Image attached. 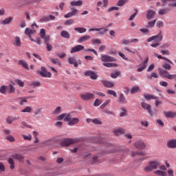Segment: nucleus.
<instances>
[{
    "label": "nucleus",
    "mask_w": 176,
    "mask_h": 176,
    "mask_svg": "<svg viewBox=\"0 0 176 176\" xmlns=\"http://www.w3.org/2000/svg\"><path fill=\"white\" fill-rule=\"evenodd\" d=\"M126 2V0H119L117 3V6H123Z\"/></svg>",
    "instance_id": "55"
},
{
    "label": "nucleus",
    "mask_w": 176,
    "mask_h": 176,
    "mask_svg": "<svg viewBox=\"0 0 176 176\" xmlns=\"http://www.w3.org/2000/svg\"><path fill=\"white\" fill-rule=\"evenodd\" d=\"M13 21V18L12 16H10L8 18H6L5 19L0 21V24L2 25H7L10 24Z\"/></svg>",
    "instance_id": "19"
},
{
    "label": "nucleus",
    "mask_w": 176,
    "mask_h": 176,
    "mask_svg": "<svg viewBox=\"0 0 176 176\" xmlns=\"http://www.w3.org/2000/svg\"><path fill=\"white\" fill-rule=\"evenodd\" d=\"M22 137L23 140L26 141H31V139L32 138V135H31V134H29L28 135H23Z\"/></svg>",
    "instance_id": "53"
},
{
    "label": "nucleus",
    "mask_w": 176,
    "mask_h": 176,
    "mask_svg": "<svg viewBox=\"0 0 176 176\" xmlns=\"http://www.w3.org/2000/svg\"><path fill=\"white\" fill-rule=\"evenodd\" d=\"M155 24H156V20H153L151 21L148 22L147 28H152V27H155Z\"/></svg>",
    "instance_id": "41"
},
{
    "label": "nucleus",
    "mask_w": 176,
    "mask_h": 176,
    "mask_svg": "<svg viewBox=\"0 0 176 176\" xmlns=\"http://www.w3.org/2000/svg\"><path fill=\"white\" fill-rule=\"evenodd\" d=\"M134 146L136 148V149H139L140 151H144L145 148H146V145L142 140H139L135 142Z\"/></svg>",
    "instance_id": "10"
},
{
    "label": "nucleus",
    "mask_w": 176,
    "mask_h": 176,
    "mask_svg": "<svg viewBox=\"0 0 176 176\" xmlns=\"http://www.w3.org/2000/svg\"><path fill=\"white\" fill-rule=\"evenodd\" d=\"M38 75L42 78H52V73L50 72H47L46 67L41 66V71L37 72Z\"/></svg>",
    "instance_id": "4"
},
{
    "label": "nucleus",
    "mask_w": 176,
    "mask_h": 176,
    "mask_svg": "<svg viewBox=\"0 0 176 176\" xmlns=\"http://www.w3.org/2000/svg\"><path fill=\"white\" fill-rule=\"evenodd\" d=\"M94 45H101V40L100 38H94L91 40Z\"/></svg>",
    "instance_id": "46"
},
{
    "label": "nucleus",
    "mask_w": 176,
    "mask_h": 176,
    "mask_svg": "<svg viewBox=\"0 0 176 176\" xmlns=\"http://www.w3.org/2000/svg\"><path fill=\"white\" fill-rule=\"evenodd\" d=\"M30 86L31 87H39V86H41V82L39 81H33L30 84Z\"/></svg>",
    "instance_id": "33"
},
{
    "label": "nucleus",
    "mask_w": 176,
    "mask_h": 176,
    "mask_svg": "<svg viewBox=\"0 0 176 176\" xmlns=\"http://www.w3.org/2000/svg\"><path fill=\"white\" fill-rule=\"evenodd\" d=\"M79 141V138H66L60 142L61 146H69V145H73V144H77Z\"/></svg>",
    "instance_id": "3"
},
{
    "label": "nucleus",
    "mask_w": 176,
    "mask_h": 176,
    "mask_svg": "<svg viewBox=\"0 0 176 176\" xmlns=\"http://www.w3.org/2000/svg\"><path fill=\"white\" fill-rule=\"evenodd\" d=\"M16 83L19 86V87H24V82L20 79H16L15 80Z\"/></svg>",
    "instance_id": "47"
},
{
    "label": "nucleus",
    "mask_w": 176,
    "mask_h": 176,
    "mask_svg": "<svg viewBox=\"0 0 176 176\" xmlns=\"http://www.w3.org/2000/svg\"><path fill=\"white\" fill-rule=\"evenodd\" d=\"M121 111H122L120 113V118H124V116H126V115H127V110H126V109H124V108H122Z\"/></svg>",
    "instance_id": "42"
},
{
    "label": "nucleus",
    "mask_w": 176,
    "mask_h": 176,
    "mask_svg": "<svg viewBox=\"0 0 176 176\" xmlns=\"http://www.w3.org/2000/svg\"><path fill=\"white\" fill-rule=\"evenodd\" d=\"M60 112H61V107H58L54 111V114L58 115V113H60Z\"/></svg>",
    "instance_id": "60"
},
{
    "label": "nucleus",
    "mask_w": 176,
    "mask_h": 176,
    "mask_svg": "<svg viewBox=\"0 0 176 176\" xmlns=\"http://www.w3.org/2000/svg\"><path fill=\"white\" fill-rule=\"evenodd\" d=\"M140 32H142V34H149V30L146 28H141L140 29Z\"/></svg>",
    "instance_id": "64"
},
{
    "label": "nucleus",
    "mask_w": 176,
    "mask_h": 176,
    "mask_svg": "<svg viewBox=\"0 0 176 176\" xmlns=\"http://www.w3.org/2000/svg\"><path fill=\"white\" fill-rule=\"evenodd\" d=\"M21 112H22V113L32 112V107H26L25 109H22Z\"/></svg>",
    "instance_id": "37"
},
{
    "label": "nucleus",
    "mask_w": 176,
    "mask_h": 176,
    "mask_svg": "<svg viewBox=\"0 0 176 176\" xmlns=\"http://www.w3.org/2000/svg\"><path fill=\"white\" fill-rule=\"evenodd\" d=\"M12 44L14 46H16V47H21V38L19 36H16L12 41Z\"/></svg>",
    "instance_id": "18"
},
{
    "label": "nucleus",
    "mask_w": 176,
    "mask_h": 176,
    "mask_svg": "<svg viewBox=\"0 0 176 176\" xmlns=\"http://www.w3.org/2000/svg\"><path fill=\"white\" fill-rule=\"evenodd\" d=\"M144 98L146 101H151V100H157V97L152 94H144Z\"/></svg>",
    "instance_id": "23"
},
{
    "label": "nucleus",
    "mask_w": 176,
    "mask_h": 176,
    "mask_svg": "<svg viewBox=\"0 0 176 176\" xmlns=\"http://www.w3.org/2000/svg\"><path fill=\"white\" fill-rule=\"evenodd\" d=\"M70 5L71 6H82V5H83V1H73L70 2Z\"/></svg>",
    "instance_id": "24"
},
{
    "label": "nucleus",
    "mask_w": 176,
    "mask_h": 176,
    "mask_svg": "<svg viewBox=\"0 0 176 176\" xmlns=\"http://www.w3.org/2000/svg\"><path fill=\"white\" fill-rule=\"evenodd\" d=\"M137 14H138V10L135 9V13H133L129 19V21H131L133 20H134V19H135V16H137Z\"/></svg>",
    "instance_id": "44"
},
{
    "label": "nucleus",
    "mask_w": 176,
    "mask_h": 176,
    "mask_svg": "<svg viewBox=\"0 0 176 176\" xmlns=\"http://www.w3.org/2000/svg\"><path fill=\"white\" fill-rule=\"evenodd\" d=\"M141 107L142 108H143V109L147 111L148 113L150 114V116H155V113L153 112V111H152V107H151V104L145 102H142L141 103Z\"/></svg>",
    "instance_id": "6"
},
{
    "label": "nucleus",
    "mask_w": 176,
    "mask_h": 176,
    "mask_svg": "<svg viewBox=\"0 0 176 176\" xmlns=\"http://www.w3.org/2000/svg\"><path fill=\"white\" fill-rule=\"evenodd\" d=\"M102 83L103 86H104V87L111 88V87H113L115 86L113 82L107 81L105 80H102Z\"/></svg>",
    "instance_id": "22"
},
{
    "label": "nucleus",
    "mask_w": 176,
    "mask_h": 176,
    "mask_svg": "<svg viewBox=\"0 0 176 176\" xmlns=\"http://www.w3.org/2000/svg\"><path fill=\"white\" fill-rule=\"evenodd\" d=\"M6 122L8 124H12L13 123V117L12 116H8L6 119Z\"/></svg>",
    "instance_id": "43"
},
{
    "label": "nucleus",
    "mask_w": 176,
    "mask_h": 176,
    "mask_svg": "<svg viewBox=\"0 0 176 176\" xmlns=\"http://www.w3.org/2000/svg\"><path fill=\"white\" fill-rule=\"evenodd\" d=\"M149 61V57L146 58V59L144 60V61L140 63L139 64V68H138L137 71L138 72H142V71H144L145 69V68H146V65L148 64Z\"/></svg>",
    "instance_id": "9"
},
{
    "label": "nucleus",
    "mask_w": 176,
    "mask_h": 176,
    "mask_svg": "<svg viewBox=\"0 0 176 176\" xmlns=\"http://www.w3.org/2000/svg\"><path fill=\"white\" fill-rule=\"evenodd\" d=\"M91 36L89 35H85L80 37V38L78 39V43H82L83 42H86L87 41H89Z\"/></svg>",
    "instance_id": "21"
},
{
    "label": "nucleus",
    "mask_w": 176,
    "mask_h": 176,
    "mask_svg": "<svg viewBox=\"0 0 176 176\" xmlns=\"http://www.w3.org/2000/svg\"><path fill=\"white\" fill-rule=\"evenodd\" d=\"M60 36H62V38H65V39H69V38H71V35H69V32H68V31L67 30H63L60 32Z\"/></svg>",
    "instance_id": "26"
},
{
    "label": "nucleus",
    "mask_w": 176,
    "mask_h": 176,
    "mask_svg": "<svg viewBox=\"0 0 176 176\" xmlns=\"http://www.w3.org/2000/svg\"><path fill=\"white\" fill-rule=\"evenodd\" d=\"M74 31H76L79 34H85L87 30L85 28L77 27L74 28Z\"/></svg>",
    "instance_id": "30"
},
{
    "label": "nucleus",
    "mask_w": 176,
    "mask_h": 176,
    "mask_svg": "<svg viewBox=\"0 0 176 176\" xmlns=\"http://www.w3.org/2000/svg\"><path fill=\"white\" fill-rule=\"evenodd\" d=\"M84 75L85 76H90L91 79H93L94 80H97L98 78V75L92 71H87L84 73Z\"/></svg>",
    "instance_id": "14"
},
{
    "label": "nucleus",
    "mask_w": 176,
    "mask_h": 176,
    "mask_svg": "<svg viewBox=\"0 0 176 176\" xmlns=\"http://www.w3.org/2000/svg\"><path fill=\"white\" fill-rule=\"evenodd\" d=\"M64 120V122H67L68 126H74V124H78L79 123V118H73L71 116V113H63L58 116V120Z\"/></svg>",
    "instance_id": "1"
},
{
    "label": "nucleus",
    "mask_w": 176,
    "mask_h": 176,
    "mask_svg": "<svg viewBox=\"0 0 176 176\" xmlns=\"http://www.w3.org/2000/svg\"><path fill=\"white\" fill-rule=\"evenodd\" d=\"M92 122H94V124H102V121H101V119L98 118H94L92 120Z\"/></svg>",
    "instance_id": "48"
},
{
    "label": "nucleus",
    "mask_w": 176,
    "mask_h": 176,
    "mask_svg": "<svg viewBox=\"0 0 176 176\" xmlns=\"http://www.w3.org/2000/svg\"><path fill=\"white\" fill-rule=\"evenodd\" d=\"M71 12L70 13H72V16H76V14L78 13V10H76V8H71Z\"/></svg>",
    "instance_id": "63"
},
{
    "label": "nucleus",
    "mask_w": 176,
    "mask_h": 176,
    "mask_svg": "<svg viewBox=\"0 0 176 176\" xmlns=\"http://www.w3.org/2000/svg\"><path fill=\"white\" fill-rule=\"evenodd\" d=\"M93 31H96L97 32H98V35H104L105 32L108 31V26H107L106 28H92L89 30V32H93Z\"/></svg>",
    "instance_id": "7"
},
{
    "label": "nucleus",
    "mask_w": 176,
    "mask_h": 176,
    "mask_svg": "<svg viewBox=\"0 0 176 176\" xmlns=\"http://www.w3.org/2000/svg\"><path fill=\"white\" fill-rule=\"evenodd\" d=\"M40 23H47V21H50V19L48 16H43L39 20Z\"/></svg>",
    "instance_id": "50"
},
{
    "label": "nucleus",
    "mask_w": 176,
    "mask_h": 176,
    "mask_svg": "<svg viewBox=\"0 0 176 176\" xmlns=\"http://www.w3.org/2000/svg\"><path fill=\"white\" fill-rule=\"evenodd\" d=\"M118 102L119 104H127L129 101H127V99L124 97V94H120L118 97Z\"/></svg>",
    "instance_id": "20"
},
{
    "label": "nucleus",
    "mask_w": 176,
    "mask_h": 176,
    "mask_svg": "<svg viewBox=\"0 0 176 176\" xmlns=\"http://www.w3.org/2000/svg\"><path fill=\"white\" fill-rule=\"evenodd\" d=\"M162 68H164V69H166V71H170V69H171V65L168 63H165L162 65Z\"/></svg>",
    "instance_id": "51"
},
{
    "label": "nucleus",
    "mask_w": 176,
    "mask_h": 176,
    "mask_svg": "<svg viewBox=\"0 0 176 176\" xmlns=\"http://www.w3.org/2000/svg\"><path fill=\"white\" fill-rule=\"evenodd\" d=\"M152 41H155L158 43L159 42H162V41H163V34L162 33V31H160L158 34L152 36L147 39L148 43L152 42Z\"/></svg>",
    "instance_id": "5"
},
{
    "label": "nucleus",
    "mask_w": 176,
    "mask_h": 176,
    "mask_svg": "<svg viewBox=\"0 0 176 176\" xmlns=\"http://www.w3.org/2000/svg\"><path fill=\"white\" fill-rule=\"evenodd\" d=\"M124 129H123V128H120V129L114 131V134L117 136H119L121 134H124Z\"/></svg>",
    "instance_id": "32"
},
{
    "label": "nucleus",
    "mask_w": 176,
    "mask_h": 176,
    "mask_svg": "<svg viewBox=\"0 0 176 176\" xmlns=\"http://www.w3.org/2000/svg\"><path fill=\"white\" fill-rule=\"evenodd\" d=\"M85 50V46L82 45H78L73 47L70 51L71 54H74V53H78V52H82V50Z\"/></svg>",
    "instance_id": "11"
},
{
    "label": "nucleus",
    "mask_w": 176,
    "mask_h": 176,
    "mask_svg": "<svg viewBox=\"0 0 176 176\" xmlns=\"http://www.w3.org/2000/svg\"><path fill=\"white\" fill-rule=\"evenodd\" d=\"M164 114L166 118H175L176 116V113L172 111H164Z\"/></svg>",
    "instance_id": "29"
},
{
    "label": "nucleus",
    "mask_w": 176,
    "mask_h": 176,
    "mask_svg": "<svg viewBox=\"0 0 176 176\" xmlns=\"http://www.w3.org/2000/svg\"><path fill=\"white\" fill-rule=\"evenodd\" d=\"M50 61L52 63V64H57V65H58L59 67H61L62 64L60 62V60H58V59L57 58H53L51 59Z\"/></svg>",
    "instance_id": "40"
},
{
    "label": "nucleus",
    "mask_w": 176,
    "mask_h": 176,
    "mask_svg": "<svg viewBox=\"0 0 176 176\" xmlns=\"http://www.w3.org/2000/svg\"><path fill=\"white\" fill-rule=\"evenodd\" d=\"M109 102H111V100H107L102 104H101L100 109H104V108H105V106L109 104Z\"/></svg>",
    "instance_id": "58"
},
{
    "label": "nucleus",
    "mask_w": 176,
    "mask_h": 176,
    "mask_svg": "<svg viewBox=\"0 0 176 176\" xmlns=\"http://www.w3.org/2000/svg\"><path fill=\"white\" fill-rule=\"evenodd\" d=\"M67 61H68L69 64L74 65V66L75 67H78V63L75 60V58L69 57V58H68Z\"/></svg>",
    "instance_id": "28"
},
{
    "label": "nucleus",
    "mask_w": 176,
    "mask_h": 176,
    "mask_svg": "<svg viewBox=\"0 0 176 176\" xmlns=\"http://www.w3.org/2000/svg\"><path fill=\"white\" fill-rule=\"evenodd\" d=\"M74 24V19H68L65 22V25H71Z\"/></svg>",
    "instance_id": "62"
},
{
    "label": "nucleus",
    "mask_w": 176,
    "mask_h": 176,
    "mask_svg": "<svg viewBox=\"0 0 176 176\" xmlns=\"http://www.w3.org/2000/svg\"><path fill=\"white\" fill-rule=\"evenodd\" d=\"M157 28H163V27H164V23L162 21H158L157 22Z\"/></svg>",
    "instance_id": "56"
},
{
    "label": "nucleus",
    "mask_w": 176,
    "mask_h": 176,
    "mask_svg": "<svg viewBox=\"0 0 176 176\" xmlns=\"http://www.w3.org/2000/svg\"><path fill=\"white\" fill-rule=\"evenodd\" d=\"M12 157L13 159H16V160H19V162H24V157L21 154H14L12 155Z\"/></svg>",
    "instance_id": "25"
},
{
    "label": "nucleus",
    "mask_w": 176,
    "mask_h": 176,
    "mask_svg": "<svg viewBox=\"0 0 176 176\" xmlns=\"http://www.w3.org/2000/svg\"><path fill=\"white\" fill-rule=\"evenodd\" d=\"M167 147L170 149H175L176 148V139H171L167 142Z\"/></svg>",
    "instance_id": "17"
},
{
    "label": "nucleus",
    "mask_w": 176,
    "mask_h": 176,
    "mask_svg": "<svg viewBox=\"0 0 176 176\" xmlns=\"http://www.w3.org/2000/svg\"><path fill=\"white\" fill-rule=\"evenodd\" d=\"M6 90H8V86L3 85L0 87L1 94H6Z\"/></svg>",
    "instance_id": "36"
},
{
    "label": "nucleus",
    "mask_w": 176,
    "mask_h": 176,
    "mask_svg": "<svg viewBox=\"0 0 176 176\" xmlns=\"http://www.w3.org/2000/svg\"><path fill=\"white\" fill-rule=\"evenodd\" d=\"M154 174H156L157 175H160V176H166V173L162 170H155L154 172Z\"/></svg>",
    "instance_id": "54"
},
{
    "label": "nucleus",
    "mask_w": 176,
    "mask_h": 176,
    "mask_svg": "<svg viewBox=\"0 0 176 176\" xmlns=\"http://www.w3.org/2000/svg\"><path fill=\"white\" fill-rule=\"evenodd\" d=\"M156 16V12L153 10H148L146 12V17L147 20H152Z\"/></svg>",
    "instance_id": "16"
},
{
    "label": "nucleus",
    "mask_w": 176,
    "mask_h": 176,
    "mask_svg": "<svg viewBox=\"0 0 176 176\" xmlns=\"http://www.w3.org/2000/svg\"><path fill=\"white\" fill-rule=\"evenodd\" d=\"M101 60L103 63H111L112 61H116V59L109 55H103L101 56Z\"/></svg>",
    "instance_id": "13"
},
{
    "label": "nucleus",
    "mask_w": 176,
    "mask_h": 176,
    "mask_svg": "<svg viewBox=\"0 0 176 176\" xmlns=\"http://www.w3.org/2000/svg\"><path fill=\"white\" fill-rule=\"evenodd\" d=\"M101 105V100H98V98L95 100V102H94V107H100Z\"/></svg>",
    "instance_id": "57"
},
{
    "label": "nucleus",
    "mask_w": 176,
    "mask_h": 176,
    "mask_svg": "<svg viewBox=\"0 0 176 176\" xmlns=\"http://www.w3.org/2000/svg\"><path fill=\"white\" fill-rule=\"evenodd\" d=\"M139 91H141V89H140V87L135 86L131 89V94H135V93H139Z\"/></svg>",
    "instance_id": "31"
},
{
    "label": "nucleus",
    "mask_w": 176,
    "mask_h": 176,
    "mask_svg": "<svg viewBox=\"0 0 176 176\" xmlns=\"http://www.w3.org/2000/svg\"><path fill=\"white\" fill-rule=\"evenodd\" d=\"M111 76L113 79H116L118 76H120V71H117L111 74Z\"/></svg>",
    "instance_id": "35"
},
{
    "label": "nucleus",
    "mask_w": 176,
    "mask_h": 176,
    "mask_svg": "<svg viewBox=\"0 0 176 176\" xmlns=\"http://www.w3.org/2000/svg\"><path fill=\"white\" fill-rule=\"evenodd\" d=\"M25 35H28L30 41H34V39H32V37L31 36V35H34V34H36V30H31L30 29V28H26L25 30Z\"/></svg>",
    "instance_id": "12"
},
{
    "label": "nucleus",
    "mask_w": 176,
    "mask_h": 176,
    "mask_svg": "<svg viewBox=\"0 0 176 176\" xmlns=\"http://www.w3.org/2000/svg\"><path fill=\"white\" fill-rule=\"evenodd\" d=\"M160 166V162L157 160L151 161L148 166L144 167V171H146V173H150V171H153V170H156V168Z\"/></svg>",
    "instance_id": "2"
},
{
    "label": "nucleus",
    "mask_w": 176,
    "mask_h": 176,
    "mask_svg": "<svg viewBox=\"0 0 176 176\" xmlns=\"http://www.w3.org/2000/svg\"><path fill=\"white\" fill-rule=\"evenodd\" d=\"M40 36L41 39H43V38H45L46 36V30H45V29H41Z\"/></svg>",
    "instance_id": "49"
},
{
    "label": "nucleus",
    "mask_w": 176,
    "mask_h": 176,
    "mask_svg": "<svg viewBox=\"0 0 176 176\" xmlns=\"http://www.w3.org/2000/svg\"><path fill=\"white\" fill-rule=\"evenodd\" d=\"M104 67H107V68H113V67H118V65L116 63H103Z\"/></svg>",
    "instance_id": "38"
},
{
    "label": "nucleus",
    "mask_w": 176,
    "mask_h": 176,
    "mask_svg": "<svg viewBox=\"0 0 176 176\" xmlns=\"http://www.w3.org/2000/svg\"><path fill=\"white\" fill-rule=\"evenodd\" d=\"M80 98H82V100H84V101H90V100H93V98H94V94L87 92L85 94H82L80 95Z\"/></svg>",
    "instance_id": "8"
},
{
    "label": "nucleus",
    "mask_w": 176,
    "mask_h": 176,
    "mask_svg": "<svg viewBox=\"0 0 176 176\" xmlns=\"http://www.w3.org/2000/svg\"><path fill=\"white\" fill-rule=\"evenodd\" d=\"M18 65L23 66V67L25 68V69H30V67H28V63L23 60H19L18 61Z\"/></svg>",
    "instance_id": "27"
},
{
    "label": "nucleus",
    "mask_w": 176,
    "mask_h": 176,
    "mask_svg": "<svg viewBox=\"0 0 176 176\" xmlns=\"http://www.w3.org/2000/svg\"><path fill=\"white\" fill-rule=\"evenodd\" d=\"M167 13H168V9L167 8H162L158 12V14L160 16H163V14H167Z\"/></svg>",
    "instance_id": "34"
},
{
    "label": "nucleus",
    "mask_w": 176,
    "mask_h": 176,
    "mask_svg": "<svg viewBox=\"0 0 176 176\" xmlns=\"http://www.w3.org/2000/svg\"><path fill=\"white\" fill-rule=\"evenodd\" d=\"M10 89H9V94H12V93H14V91H16V89H14V87H13V85H10L9 86Z\"/></svg>",
    "instance_id": "59"
},
{
    "label": "nucleus",
    "mask_w": 176,
    "mask_h": 176,
    "mask_svg": "<svg viewBox=\"0 0 176 176\" xmlns=\"http://www.w3.org/2000/svg\"><path fill=\"white\" fill-rule=\"evenodd\" d=\"M131 156L132 157H134V156H135V155H139V156H145V153H144V152H134V151H133L132 153H131Z\"/></svg>",
    "instance_id": "45"
},
{
    "label": "nucleus",
    "mask_w": 176,
    "mask_h": 176,
    "mask_svg": "<svg viewBox=\"0 0 176 176\" xmlns=\"http://www.w3.org/2000/svg\"><path fill=\"white\" fill-rule=\"evenodd\" d=\"M8 163H9V164H10V168L11 170H14V161L13 160V159L12 158H9L8 159Z\"/></svg>",
    "instance_id": "39"
},
{
    "label": "nucleus",
    "mask_w": 176,
    "mask_h": 176,
    "mask_svg": "<svg viewBox=\"0 0 176 176\" xmlns=\"http://www.w3.org/2000/svg\"><path fill=\"white\" fill-rule=\"evenodd\" d=\"M108 94H109L110 96H113V97H118V94H116V91L111 90V89H109L107 91Z\"/></svg>",
    "instance_id": "52"
},
{
    "label": "nucleus",
    "mask_w": 176,
    "mask_h": 176,
    "mask_svg": "<svg viewBox=\"0 0 176 176\" xmlns=\"http://www.w3.org/2000/svg\"><path fill=\"white\" fill-rule=\"evenodd\" d=\"M140 124L143 127H148L149 122L148 121H140Z\"/></svg>",
    "instance_id": "61"
},
{
    "label": "nucleus",
    "mask_w": 176,
    "mask_h": 176,
    "mask_svg": "<svg viewBox=\"0 0 176 176\" xmlns=\"http://www.w3.org/2000/svg\"><path fill=\"white\" fill-rule=\"evenodd\" d=\"M159 74L162 78H166L167 79H169L170 73L167 70L159 68Z\"/></svg>",
    "instance_id": "15"
}]
</instances>
